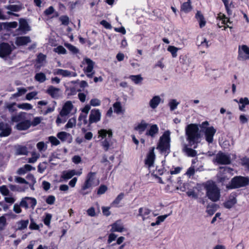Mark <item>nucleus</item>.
Listing matches in <instances>:
<instances>
[{
    "instance_id": "nucleus-1",
    "label": "nucleus",
    "mask_w": 249,
    "mask_h": 249,
    "mask_svg": "<svg viewBox=\"0 0 249 249\" xmlns=\"http://www.w3.org/2000/svg\"><path fill=\"white\" fill-rule=\"evenodd\" d=\"M198 125L194 124H188L185 128L187 141L190 146H192L195 145L194 148H197V143L200 142L201 135L198 132Z\"/></svg>"
},
{
    "instance_id": "nucleus-2",
    "label": "nucleus",
    "mask_w": 249,
    "mask_h": 249,
    "mask_svg": "<svg viewBox=\"0 0 249 249\" xmlns=\"http://www.w3.org/2000/svg\"><path fill=\"white\" fill-rule=\"evenodd\" d=\"M171 132L169 130H166L164 132L163 134L160 137L157 146V149L160 152L167 155L170 152V142H171Z\"/></svg>"
},
{
    "instance_id": "nucleus-3",
    "label": "nucleus",
    "mask_w": 249,
    "mask_h": 249,
    "mask_svg": "<svg viewBox=\"0 0 249 249\" xmlns=\"http://www.w3.org/2000/svg\"><path fill=\"white\" fill-rule=\"evenodd\" d=\"M206 190V196L209 199L213 202L219 200L220 197V190L213 181H207L205 185Z\"/></svg>"
},
{
    "instance_id": "nucleus-4",
    "label": "nucleus",
    "mask_w": 249,
    "mask_h": 249,
    "mask_svg": "<svg viewBox=\"0 0 249 249\" xmlns=\"http://www.w3.org/2000/svg\"><path fill=\"white\" fill-rule=\"evenodd\" d=\"M99 178L96 177V173L94 172L89 173L86 180L82 186L81 192L83 195H86L89 193L91 189L99 184Z\"/></svg>"
},
{
    "instance_id": "nucleus-5",
    "label": "nucleus",
    "mask_w": 249,
    "mask_h": 249,
    "mask_svg": "<svg viewBox=\"0 0 249 249\" xmlns=\"http://www.w3.org/2000/svg\"><path fill=\"white\" fill-rule=\"evenodd\" d=\"M249 184L248 177L236 176L231 179L230 182L226 186L228 189H237L244 187Z\"/></svg>"
},
{
    "instance_id": "nucleus-6",
    "label": "nucleus",
    "mask_w": 249,
    "mask_h": 249,
    "mask_svg": "<svg viewBox=\"0 0 249 249\" xmlns=\"http://www.w3.org/2000/svg\"><path fill=\"white\" fill-rule=\"evenodd\" d=\"M209 122L205 121L200 124L199 126L204 134L206 141L209 143H212L216 130L213 126H209Z\"/></svg>"
},
{
    "instance_id": "nucleus-7",
    "label": "nucleus",
    "mask_w": 249,
    "mask_h": 249,
    "mask_svg": "<svg viewBox=\"0 0 249 249\" xmlns=\"http://www.w3.org/2000/svg\"><path fill=\"white\" fill-rule=\"evenodd\" d=\"M95 63L90 59L86 57L81 62L80 66L83 68V71L89 78H92L95 74L93 70Z\"/></svg>"
},
{
    "instance_id": "nucleus-8",
    "label": "nucleus",
    "mask_w": 249,
    "mask_h": 249,
    "mask_svg": "<svg viewBox=\"0 0 249 249\" xmlns=\"http://www.w3.org/2000/svg\"><path fill=\"white\" fill-rule=\"evenodd\" d=\"M237 58L240 61L249 60V46L246 44H241L238 47Z\"/></svg>"
},
{
    "instance_id": "nucleus-9",
    "label": "nucleus",
    "mask_w": 249,
    "mask_h": 249,
    "mask_svg": "<svg viewBox=\"0 0 249 249\" xmlns=\"http://www.w3.org/2000/svg\"><path fill=\"white\" fill-rule=\"evenodd\" d=\"M14 46L7 43L3 42L0 44V57L7 59L14 50Z\"/></svg>"
},
{
    "instance_id": "nucleus-10",
    "label": "nucleus",
    "mask_w": 249,
    "mask_h": 249,
    "mask_svg": "<svg viewBox=\"0 0 249 249\" xmlns=\"http://www.w3.org/2000/svg\"><path fill=\"white\" fill-rule=\"evenodd\" d=\"M36 204L37 201L36 198L31 197H25L22 198L20 201L21 206L26 209H28L29 207L33 209L35 208Z\"/></svg>"
},
{
    "instance_id": "nucleus-11",
    "label": "nucleus",
    "mask_w": 249,
    "mask_h": 249,
    "mask_svg": "<svg viewBox=\"0 0 249 249\" xmlns=\"http://www.w3.org/2000/svg\"><path fill=\"white\" fill-rule=\"evenodd\" d=\"M101 112L99 109L94 108L91 110L89 116V124L96 123L100 121Z\"/></svg>"
},
{
    "instance_id": "nucleus-12",
    "label": "nucleus",
    "mask_w": 249,
    "mask_h": 249,
    "mask_svg": "<svg viewBox=\"0 0 249 249\" xmlns=\"http://www.w3.org/2000/svg\"><path fill=\"white\" fill-rule=\"evenodd\" d=\"M232 22L228 17H217V25L219 28L224 26V30L227 27L231 28V27L230 25Z\"/></svg>"
},
{
    "instance_id": "nucleus-13",
    "label": "nucleus",
    "mask_w": 249,
    "mask_h": 249,
    "mask_svg": "<svg viewBox=\"0 0 249 249\" xmlns=\"http://www.w3.org/2000/svg\"><path fill=\"white\" fill-rule=\"evenodd\" d=\"M214 162L221 164H228L230 163L231 160L230 157L228 155L223 153H219L215 157Z\"/></svg>"
},
{
    "instance_id": "nucleus-14",
    "label": "nucleus",
    "mask_w": 249,
    "mask_h": 249,
    "mask_svg": "<svg viewBox=\"0 0 249 249\" xmlns=\"http://www.w3.org/2000/svg\"><path fill=\"white\" fill-rule=\"evenodd\" d=\"M11 131L12 129L8 124L0 123V137L8 136L11 134Z\"/></svg>"
},
{
    "instance_id": "nucleus-15",
    "label": "nucleus",
    "mask_w": 249,
    "mask_h": 249,
    "mask_svg": "<svg viewBox=\"0 0 249 249\" xmlns=\"http://www.w3.org/2000/svg\"><path fill=\"white\" fill-rule=\"evenodd\" d=\"M159 132L158 126L156 124H152L149 125V127L146 131L145 135L151 138H155L158 135Z\"/></svg>"
},
{
    "instance_id": "nucleus-16",
    "label": "nucleus",
    "mask_w": 249,
    "mask_h": 249,
    "mask_svg": "<svg viewBox=\"0 0 249 249\" xmlns=\"http://www.w3.org/2000/svg\"><path fill=\"white\" fill-rule=\"evenodd\" d=\"M90 108V106L89 104H87L83 107H82L80 109L81 114L80 116V121L83 120L84 124H87L88 123L87 117Z\"/></svg>"
},
{
    "instance_id": "nucleus-17",
    "label": "nucleus",
    "mask_w": 249,
    "mask_h": 249,
    "mask_svg": "<svg viewBox=\"0 0 249 249\" xmlns=\"http://www.w3.org/2000/svg\"><path fill=\"white\" fill-rule=\"evenodd\" d=\"M73 106L70 101L67 102L63 107V108L59 113V115L61 117H66L71 112L72 108Z\"/></svg>"
},
{
    "instance_id": "nucleus-18",
    "label": "nucleus",
    "mask_w": 249,
    "mask_h": 249,
    "mask_svg": "<svg viewBox=\"0 0 249 249\" xmlns=\"http://www.w3.org/2000/svg\"><path fill=\"white\" fill-rule=\"evenodd\" d=\"M155 158V155L154 153V148H152L149 151L146 158L145 160V164L149 167L153 166Z\"/></svg>"
},
{
    "instance_id": "nucleus-19",
    "label": "nucleus",
    "mask_w": 249,
    "mask_h": 249,
    "mask_svg": "<svg viewBox=\"0 0 249 249\" xmlns=\"http://www.w3.org/2000/svg\"><path fill=\"white\" fill-rule=\"evenodd\" d=\"M54 75H60L63 77H75L76 76L75 72H71L68 70L63 69H55L53 71Z\"/></svg>"
},
{
    "instance_id": "nucleus-20",
    "label": "nucleus",
    "mask_w": 249,
    "mask_h": 249,
    "mask_svg": "<svg viewBox=\"0 0 249 249\" xmlns=\"http://www.w3.org/2000/svg\"><path fill=\"white\" fill-rule=\"evenodd\" d=\"M111 229L110 231L111 232H122L125 231L124 226L120 220L116 221L115 223L111 225Z\"/></svg>"
},
{
    "instance_id": "nucleus-21",
    "label": "nucleus",
    "mask_w": 249,
    "mask_h": 249,
    "mask_svg": "<svg viewBox=\"0 0 249 249\" xmlns=\"http://www.w3.org/2000/svg\"><path fill=\"white\" fill-rule=\"evenodd\" d=\"M151 212L148 208L142 207L139 209V215L142 217L143 221H145L150 218Z\"/></svg>"
},
{
    "instance_id": "nucleus-22",
    "label": "nucleus",
    "mask_w": 249,
    "mask_h": 249,
    "mask_svg": "<svg viewBox=\"0 0 249 249\" xmlns=\"http://www.w3.org/2000/svg\"><path fill=\"white\" fill-rule=\"evenodd\" d=\"M31 126V122L26 119L17 124L16 128L18 130H25Z\"/></svg>"
},
{
    "instance_id": "nucleus-23",
    "label": "nucleus",
    "mask_w": 249,
    "mask_h": 249,
    "mask_svg": "<svg viewBox=\"0 0 249 249\" xmlns=\"http://www.w3.org/2000/svg\"><path fill=\"white\" fill-rule=\"evenodd\" d=\"M27 113L24 112H20L16 115H13L11 117V121L13 122L20 123V122L24 121L26 119Z\"/></svg>"
},
{
    "instance_id": "nucleus-24",
    "label": "nucleus",
    "mask_w": 249,
    "mask_h": 249,
    "mask_svg": "<svg viewBox=\"0 0 249 249\" xmlns=\"http://www.w3.org/2000/svg\"><path fill=\"white\" fill-rule=\"evenodd\" d=\"M31 42V39L29 36H19L17 37L16 39L15 43L18 46H24Z\"/></svg>"
},
{
    "instance_id": "nucleus-25",
    "label": "nucleus",
    "mask_w": 249,
    "mask_h": 249,
    "mask_svg": "<svg viewBox=\"0 0 249 249\" xmlns=\"http://www.w3.org/2000/svg\"><path fill=\"white\" fill-rule=\"evenodd\" d=\"M76 174V171L75 170L64 171L61 176V179H63V180H68Z\"/></svg>"
},
{
    "instance_id": "nucleus-26",
    "label": "nucleus",
    "mask_w": 249,
    "mask_h": 249,
    "mask_svg": "<svg viewBox=\"0 0 249 249\" xmlns=\"http://www.w3.org/2000/svg\"><path fill=\"white\" fill-rule=\"evenodd\" d=\"M98 134L99 137L101 138V140L112 137V132L111 130L101 129L98 131Z\"/></svg>"
},
{
    "instance_id": "nucleus-27",
    "label": "nucleus",
    "mask_w": 249,
    "mask_h": 249,
    "mask_svg": "<svg viewBox=\"0 0 249 249\" xmlns=\"http://www.w3.org/2000/svg\"><path fill=\"white\" fill-rule=\"evenodd\" d=\"M161 100V99L159 96H154L149 102V106L151 108L155 109L159 105Z\"/></svg>"
},
{
    "instance_id": "nucleus-28",
    "label": "nucleus",
    "mask_w": 249,
    "mask_h": 249,
    "mask_svg": "<svg viewBox=\"0 0 249 249\" xmlns=\"http://www.w3.org/2000/svg\"><path fill=\"white\" fill-rule=\"evenodd\" d=\"M18 29L24 33L31 30V28L29 26L27 22L22 18L19 20V27Z\"/></svg>"
},
{
    "instance_id": "nucleus-29",
    "label": "nucleus",
    "mask_w": 249,
    "mask_h": 249,
    "mask_svg": "<svg viewBox=\"0 0 249 249\" xmlns=\"http://www.w3.org/2000/svg\"><path fill=\"white\" fill-rule=\"evenodd\" d=\"M249 105V99L247 97L240 98L239 100L238 108L241 111H245L246 106Z\"/></svg>"
},
{
    "instance_id": "nucleus-30",
    "label": "nucleus",
    "mask_w": 249,
    "mask_h": 249,
    "mask_svg": "<svg viewBox=\"0 0 249 249\" xmlns=\"http://www.w3.org/2000/svg\"><path fill=\"white\" fill-rule=\"evenodd\" d=\"M237 203L236 198L233 196H230L228 199L223 203V206L227 209H231Z\"/></svg>"
},
{
    "instance_id": "nucleus-31",
    "label": "nucleus",
    "mask_w": 249,
    "mask_h": 249,
    "mask_svg": "<svg viewBox=\"0 0 249 249\" xmlns=\"http://www.w3.org/2000/svg\"><path fill=\"white\" fill-rule=\"evenodd\" d=\"M60 89L50 86L48 87L47 92L53 98L57 97L59 96Z\"/></svg>"
},
{
    "instance_id": "nucleus-32",
    "label": "nucleus",
    "mask_w": 249,
    "mask_h": 249,
    "mask_svg": "<svg viewBox=\"0 0 249 249\" xmlns=\"http://www.w3.org/2000/svg\"><path fill=\"white\" fill-rule=\"evenodd\" d=\"M149 126V124L145 121H142L135 127V129L139 132L140 134L142 133Z\"/></svg>"
},
{
    "instance_id": "nucleus-33",
    "label": "nucleus",
    "mask_w": 249,
    "mask_h": 249,
    "mask_svg": "<svg viewBox=\"0 0 249 249\" xmlns=\"http://www.w3.org/2000/svg\"><path fill=\"white\" fill-rule=\"evenodd\" d=\"M182 150L189 157H195L197 154V152L195 150L188 147L187 145L185 143L183 144Z\"/></svg>"
},
{
    "instance_id": "nucleus-34",
    "label": "nucleus",
    "mask_w": 249,
    "mask_h": 249,
    "mask_svg": "<svg viewBox=\"0 0 249 249\" xmlns=\"http://www.w3.org/2000/svg\"><path fill=\"white\" fill-rule=\"evenodd\" d=\"M192 9L191 0H187V2H183L180 7V10L187 13L190 11Z\"/></svg>"
},
{
    "instance_id": "nucleus-35",
    "label": "nucleus",
    "mask_w": 249,
    "mask_h": 249,
    "mask_svg": "<svg viewBox=\"0 0 249 249\" xmlns=\"http://www.w3.org/2000/svg\"><path fill=\"white\" fill-rule=\"evenodd\" d=\"M29 224V220H20L17 223L18 230H23L25 229Z\"/></svg>"
},
{
    "instance_id": "nucleus-36",
    "label": "nucleus",
    "mask_w": 249,
    "mask_h": 249,
    "mask_svg": "<svg viewBox=\"0 0 249 249\" xmlns=\"http://www.w3.org/2000/svg\"><path fill=\"white\" fill-rule=\"evenodd\" d=\"M166 183H167V185L165 189L167 192H171L174 190H177L179 189L178 186L174 185V183L172 179V183H171L170 181H166Z\"/></svg>"
},
{
    "instance_id": "nucleus-37",
    "label": "nucleus",
    "mask_w": 249,
    "mask_h": 249,
    "mask_svg": "<svg viewBox=\"0 0 249 249\" xmlns=\"http://www.w3.org/2000/svg\"><path fill=\"white\" fill-rule=\"evenodd\" d=\"M159 182L161 184L166 183V181H170L172 183V177L170 175L169 173L168 172L163 175L162 178L158 177Z\"/></svg>"
},
{
    "instance_id": "nucleus-38",
    "label": "nucleus",
    "mask_w": 249,
    "mask_h": 249,
    "mask_svg": "<svg viewBox=\"0 0 249 249\" xmlns=\"http://www.w3.org/2000/svg\"><path fill=\"white\" fill-rule=\"evenodd\" d=\"M16 154L18 155H26L28 152L27 148L24 146H18L16 148Z\"/></svg>"
},
{
    "instance_id": "nucleus-39",
    "label": "nucleus",
    "mask_w": 249,
    "mask_h": 249,
    "mask_svg": "<svg viewBox=\"0 0 249 249\" xmlns=\"http://www.w3.org/2000/svg\"><path fill=\"white\" fill-rule=\"evenodd\" d=\"M114 110L118 114L123 113L124 109L123 108L121 103L120 102L115 103L113 105Z\"/></svg>"
},
{
    "instance_id": "nucleus-40",
    "label": "nucleus",
    "mask_w": 249,
    "mask_h": 249,
    "mask_svg": "<svg viewBox=\"0 0 249 249\" xmlns=\"http://www.w3.org/2000/svg\"><path fill=\"white\" fill-rule=\"evenodd\" d=\"M129 78L135 84L141 83L143 80L141 75H131L129 76Z\"/></svg>"
},
{
    "instance_id": "nucleus-41",
    "label": "nucleus",
    "mask_w": 249,
    "mask_h": 249,
    "mask_svg": "<svg viewBox=\"0 0 249 249\" xmlns=\"http://www.w3.org/2000/svg\"><path fill=\"white\" fill-rule=\"evenodd\" d=\"M35 79L39 83H43L46 80V75L43 72L37 73L35 76Z\"/></svg>"
},
{
    "instance_id": "nucleus-42",
    "label": "nucleus",
    "mask_w": 249,
    "mask_h": 249,
    "mask_svg": "<svg viewBox=\"0 0 249 249\" xmlns=\"http://www.w3.org/2000/svg\"><path fill=\"white\" fill-rule=\"evenodd\" d=\"M111 138H107L104 140H100L101 145L105 150L107 151L110 146V142L111 141Z\"/></svg>"
},
{
    "instance_id": "nucleus-43",
    "label": "nucleus",
    "mask_w": 249,
    "mask_h": 249,
    "mask_svg": "<svg viewBox=\"0 0 249 249\" xmlns=\"http://www.w3.org/2000/svg\"><path fill=\"white\" fill-rule=\"evenodd\" d=\"M40 157V154L36 152L32 153V157L28 159V162L31 163H35L37 159Z\"/></svg>"
},
{
    "instance_id": "nucleus-44",
    "label": "nucleus",
    "mask_w": 249,
    "mask_h": 249,
    "mask_svg": "<svg viewBox=\"0 0 249 249\" xmlns=\"http://www.w3.org/2000/svg\"><path fill=\"white\" fill-rule=\"evenodd\" d=\"M57 137L63 142L66 141L70 137V135L65 132H61L57 134Z\"/></svg>"
},
{
    "instance_id": "nucleus-45",
    "label": "nucleus",
    "mask_w": 249,
    "mask_h": 249,
    "mask_svg": "<svg viewBox=\"0 0 249 249\" xmlns=\"http://www.w3.org/2000/svg\"><path fill=\"white\" fill-rule=\"evenodd\" d=\"M6 8L10 11L14 12L19 11L22 8L21 5H9L6 6Z\"/></svg>"
},
{
    "instance_id": "nucleus-46",
    "label": "nucleus",
    "mask_w": 249,
    "mask_h": 249,
    "mask_svg": "<svg viewBox=\"0 0 249 249\" xmlns=\"http://www.w3.org/2000/svg\"><path fill=\"white\" fill-rule=\"evenodd\" d=\"M17 107L20 109L26 110H30L33 108V106L30 104L27 103L18 104Z\"/></svg>"
},
{
    "instance_id": "nucleus-47",
    "label": "nucleus",
    "mask_w": 249,
    "mask_h": 249,
    "mask_svg": "<svg viewBox=\"0 0 249 249\" xmlns=\"http://www.w3.org/2000/svg\"><path fill=\"white\" fill-rule=\"evenodd\" d=\"M46 56L42 53H40L37 59V63L39 64V65L37 66V68H39L42 66L45 62Z\"/></svg>"
},
{
    "instance_id": "nucleus-48",
    "label": "nucleus",
    "mask_w": 249,
    "mask_h": 249,
    "mask_svg": "<svg viewBox=\"0 0 249 249\" xmlns=\"http://www.w3.org/2000/svg\"><path fill=\"white\" fill-rule=\"evenodd\" d=\"M179 50L178 48L174 46H169L167 48V51L171 53L173 57H176L177 56V52Z\"/></svg>"
},
{
    "instance_id": "nucleus-49",
    "label": "nucleus",
    "mask_w": 249,
    "mask_h": 249,
    "mask_svg": "<svg viewBox=\"0 0 249 249\" xmlns=\"http://www.w3.org/2000/svg\"><path fill=\"white\" fill-rule=\"evenodd\" d=\"M239 120L241 124H245L248 123L249 116L245 114H241L239 117Z\"/></svg>"
},
{
    "instance_id": "nucleus-50",
    "label": "nucleus",
    "mask_w": 249,
    "mask_h": 249,
    "mask_svg": "<svg viewBox=\"0 0 249 249\" xmlns=\"http://www.w3.org/2000/svg\"><path fill=\"white\" fill-rule=\"evenodd\" d=\"M38 94V92L37 91H32L28 93L26 95V99L29 101L32 100L33 99H38L36 97L37 95Z\"/></svg>"
},
{
    "instance_id": "nucleus-51",
    "label": "nucleus",
    "mask_w": 249,
    "mask_h": 249,
    "mask_svg": "<svg viewBox=\"0 0 249 249\" xmlns=\"http://www.w3.org/2000/svg\"><path fill=\"white\" fill-rule=\"evenodd\" d=\"M18 23L17 22H5L3 23V26L5 28L9 29L10 28H15L17 27Z\"/></svg>"
},
{
    "instance_id": "nucleus-52",
    "label": "nucleus",
    "mask_w": 249,
    "mask_h": 249,
    "mask_svg": "<svg viewBox=\"0 0 249 249\" xmlns=\"http://www.w3.org/2000/svg\"><path fill=\"white\" fill-rule=\"evenodd\" d=\"M16 105V103H6L5 107L10 112H13L16 110L15 106Z\"/></svg>"
},
{
    "instance_id": "nucleus-53",
    "label": "nucleus",
    "mask_w": 249,
    "mask_h": 249,
    "mask_svg": "<svg viewBox=\"0 0 249 249\" xmlns=\"http://www.w3.org/2000/svg\"><path fill=\"white\" fill-rule=\"evenodd\" d=\"M178 104L179 102H178L176 100H171L169 103L170 110L172 111L175 110L177 107Z\"/></svg>"
},
{
    "instance_id": "nucleus-54",
    "label": "nucleus",
    "mask_w": 249,
    "mask_h": 249,
    "mask_svg": "<svg viewBox=\"0 0 249 249\" xmlns=\"http://www.w3.org/2000/svg\"><path fill=\"white\" fill-rule=\"evenodd\" d=\"M36 147L40 152L45 151L47 148V145L43 142H38Z\"/></svg>"
},
{
    "instance_id": "nucleus-55",
    "label": "nucleus",
    "mask_w": 249,
    "mask_h": 249,
    "mask_svg": "<svg viewBox=\"0 0 249 249\" xmlns=\"http://www.w3.org/2000/svg\"><path fill=\"white\" fill-rule=\"evenodd\" d=\"M101 101L97 98H93L90 101V106L92 107H98L100 106Z\"/></svg>"
},
{
    "instance_id": "nucleus-56",
    "label": "nucleus",
    "mask_w": 249,
    "mask_h": 249,
    "mask_svg": "<svg viewBox=\"0 0 249 249\" xmlns=\"http://www.w3.org/2000/svg\"><path fill=\"white\" fill-rule=\"evenodd\" d=\"M6 225V219L4 216L0 217V230H3Z\"/></svg>"
},
{
    "instance_id": "nucleus-57",
    "label": "nucleus",
    "mask_w": 249,
    "mask_h": 249,
    "mask_svg": "<svg viewBox=\"0 0 249 249\" xmlns=\"http://www.w3.org/2000/svg\"><path fill=\"white\" fill-rule=\"evenodd\" d=\"M197 20L198 21L200 28H202L205 26L206 22V20L204 17H197Z\"/></svg>"
},
{
    "instance_id": "nucleus-58",
    "label": "nucleus",
    "mask_w": 249,
    "mask_h": 249,
    "mask_svg": "<svg viewBox=\"0 0 249 249\" xmlns=\"http://www.w3.org/2000/svg\"><path fill=\"white\" fill-rule=\"evenodd\" d=\"M76 122V118H71L68 121L66 126L67 128H71L73 126L75 125Z\"/></svg>"
},
{
    "instance_id": "nucleus-59",
    "label": "nucleus",
    "mask_w": 249,
    "mask_h": 249,
    "mask_svg": "<svg viewBox=\"0 0 249 249\" xmlns=\"http://www.w3.org/2000/svg\"><path fill=\"white\" fill-rule=\"evenodd\" d=\"M54 51L59 54H65L66 53V49L62 46H59L54 48Z\"/></svg>"
},
{
    "instance_id": "nucleus-60",
    "label": "nucleus",
    "mask_w": 249,
    "mask_h": 249,
    "mask_svg": "<svg viewBox=\"0 0 249 249\" xmlns=\"http://www.w3.org/2000/svg\"><path fill=\"white\" fill-rule=\"evenodd\" d=\"M42 120V118L40 117H36L34 118L33 121L31 122V125L36 126L39 124L41 121Z\"/></svg>"
},
{
    "instance_id": "nucleus-61",
    "label": "nucleus",
    "mask_w": 249,
    "mask_h": 249,
    "mask_svg": "<svg viewBox=\"0 0 249 249\" xmlns=\"http://www.w3.org/2000/svg\"><path fill=\"white\" fill-rule=\"evenodd\" d=\"M49 140L50 142L53 145H57L60 143V142L58 139L53 136H50L49 137Z\"/></svg>"
},
{
    "instance_id": "nucleus-62",
    "label": "nucleus",
    "mask_w": 249,
    "mask_h": 249,
    "mask_svg": "<svg viewBox=\"0 0 249 249\" xmlns=\"http://www.w3.org/2000/svg\"><path fill=\"white\" fill-rule=\"evenodd\" d=\"M20 207H21L20 205V203L19 204L18 203L15 204L13 206L14 212L18 214L21 213L22 210Z\"/></svg>"
},
{
    "instance_id": "nucleus-63",
    "label": "nucleus",
    "mask_w": 249,
    "mask_h": 249,
    "mask_svg": "<svg viewBox=\"0 0 249 249\" xmlns=\"http://www.w3.org/2000/svg\"><path fill=\"white\" fill-rule=\"evenodd\" d=\"M0 192L3 196H7L9 193L8 189L5 185L0 187Z\"/></svg>"
},
{
    "instance_id": "nucleus-64",
    "label": "nucleus",
    "mask_w": 249,
    "mask_h": 249,
    "mask_svg": "<svg viewBox=\"0 0 249 249\" xmlns=\"http://www.w3.org/2000/svg\"><path fill=\"white\" fill-rule=\"evenodd\" d=\"M107 189V186L105 185H101L97 191V194L102 195L106 192Z\"/></svg>"
}]
</instances>
